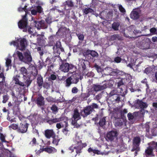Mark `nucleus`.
Masks as SVG:
<instances>
[{
  "instance_id": "62",
  "label": "nucleus",
  "mask_w": 157,
  "mask_h": 157,
  "mask_svg": "<svg viewBox=\"0 0 157 157\" xmlns=\"http://www.w3.org/2000/svg\"><path fill=\"white\" fill-rule=\"evenodd\" d=\"M118 91L116 89H114L112 90L110 93H109V96L110 97L111 96H113L115 95V94H117Z\"/></svg>"
},
{
  "instance_id": "30",
  "label": "nucleus",
  "mask_w": 157,
  "mask_h": 157,
  "mask_svg": "<svg viewBox=\"0 0 157 157\" xmlns=\"http://www.w3.org/2000/svg\"><path fill=\"white\" fill-rule=\"evenodd\" d=\"M20 73L23 75V77L26 76L28 75V71L27 69L25 67H21L19 69Z\"/></svg>"
},
{
  "instance_id": "51",
  "label": "nucleus",
  "mask_w": 157,
  "mask_h": 157,
  "mask_svg": "<svg viewBox=\"0 0 157 157\" xmlns=\"http://www.w3.org/2000/svg\"><path fill=\"white\" fill-rule=\"evenodd\" d=\"M6 119L8 121L10 122L11 123L16 122L15 118H11V117L10 116V114H7Z\"/></svg>"
},
{
  "instance_id": "5",
  "label": "nucleus",
  "mask_w": 157,
  "mask_h": 157,
  "mask_svg": "<svg viewBox=\"0 0 157 157\" xmlns=\"http://www.w3.org/2000/svg\"><path fill=\"white\" fill-rule=\"evenodd\" d=\"M151 43V40L148 38H146L138 43V46L141 49H147L150 48Z\"/></svg>"
},
{
  "instance_id": "44",
  "label": "nucleus",
  "mask_w": 157,
  "mask_h": 157,
  "mask_svg": "<svg viewBox=\"0 0 157 157\" xmlns=\"http://www.w3.org/2000/svg\"><path fill=\"white\" fill-rule=\"evenodd\" d=\"M43 149L44 150V151L49 153H52L53 152V150H56L55 148L51 147H46L45 148H43Z\"/></svg>"
},
{
  "instance_id": "59",
  "label": "nucleus",
  "mask_w": 157,
  "mask_h": 157,
  "mask_svg": "<svg viewBox=\"0 0 157 157\" xmlns=\"http://www.w3.org/2000/svg\"><path fill=\"white\" fill-rule=\"evenodd\" d=\"M29 117L31 118L32 121L33 122V123H35V122H36L37 121V120H36V118L37 117V116L36 115L33 114V115H30Z\"/></svg>"
},
{
  "instance_id": "2",
  "label": "nucleus",
  "mask_w": 157,
  "mask_h": 157,
  "mask_svg": "<svg viewBox=\"0 0 157 157\" xmlns=\"http://www.w3.org/2000/svg\"><path fill=\"white\" fill-rule=\"evenodd\" d=\"M28 21L26 14H25L22 16V19L18 22V26L20 29H23V32H26L28 31L29 34H31L33 33V32L31 30V27L28 25Z\"/></svg>"
},
{
  "instance_id": "56",
  "label": "nucleus",
  "mask_w": 157,
  "mask_h": 157,
  "mask_svg": "<svg viewBox=\"0 0 157 157\" xmlns=\"http://www.w3.org/2000/svg\"><path fill=\"white\" fill-rule=\"evenodd\" d=\"M94 67L95 68V69L98 72H101L102 71V70L100 66H99L96 63H95L94 65Z\"/></svg>"
},
{
  "instance_id": "53",
  "label": "nucleus",
  "mask_w": 157,
  "mask_h": 157,
  "mask_svg": "<svg viewBox=\"0 0 157 157\" xmlns=\"http://www.w3.org/2000/svg\"><path fill=\"white\" fill-rule=\"evenodd\" d=\"M76 35L79 40L82 41L84 40V36L83 34L81 33H76Z\"/></svg>"
},
{
  "instance_id": "22",
  "label": "nucleus",
  "mask_w": 157,
  "mask_h": 157,
  "mask_svg": "<svg viewBox=\"0 0 157 157\" xmlns=\"http://www.w3.org/2000/svg\"><path fill=\"white\" fill-rule=\"evenodd\" d=\"M130 17L134 20L138 19L140 17V13L136 10H133L130 14Z\"/></svg>"
},
{
  "instance_id": "3",
  "label": "nucleus",
  "mask_w": 157,
  "mask_h": 157,
  "mask_svg": "<svg viewBox=\"0 0 157 157\" xmlns=\"http://www.w3.org/2000/svg\"><path fill=\"white\" fill-rule=\"evenodd\" d=\"M17 54L19 59L25 63H28L31 62L32 60L31 53L29 50L23 53V55L22 52L17 51Z\"/></svg>"
},
{
  "instance_id": "20",
  "label": "nucleus",
  "mask_w": 157,
  "mask_h": 157,
  "mask_svg": "<svg viewBox=\"0 0 157 157\" xmlns=\"http://www.w3.org/2000/svg\"><path fill=\"white\" fill-rule=\"evenodd\" d=\"M110 97L111 100L113 104L119 103L121 101V97L120 95L115 94V95L111 96Z\"/></svg>"
},
{
  "instance_id": "58",
  "label": "nucleus",
  "mask_w": 157,
  "mask_h": 157,
  "mask_svg": "<svg viewBox=\"0 0 157 157\" xmlns=\"http://www.w3.org/2000/svg\"><path fill=\"white\" fill-rule=\"evenodd\" d=\"M65 126V123H63V122H61L59 123H57L56 124V128L59 129L61 128L62 127H63Z\"/></svg>"
},
{
  "instance_id": "25",
  "label": "nucleus",
  "mask_w": 157,
  "mask_h": 157,
  "mask_svg": "<svg viewBox=\"0 0 157 157\" xmlns=\"http://www.w3.org/2000/svg\"><path fill=\"white\" fill-rule=\"evenodd\" d=\"M2 78V80L0 82V94H3L6 91L4 86V83L5 82V77L4 76Z\"/></svg>"
},
{
  "instance_id": "64",
  "label": "nucleus",
  "mask_w": 157,
  "mask_h": 157,
  "mask_svg": "<svg viewBox=\"0 0 157 157\" xmlns=\"http://www.w3.org/2000/svg\"><path fill=\"white\" fill-rule=\"evenodd\" d=\"M42 86L44 88L48 89L50 87V85L48 82H45L43 83Z\"/></svg>"
},
{
  "instance_id": "47",
  "label": "nucleus",
  "mask_w": 157,
  "mask_h": 157,
  "mask_svg": "<svg viewBox=\"0 0 157 157\" xmlns=\"http://www.w3.org/2000/svg\"><path fill=\"white\" fill-rule=\"evenodd\" d=\"M11 60L10 58H7L6 59V66L7 67H11Z\"/></svg>"
},
{
  "instance_id": "60",
  "label": "nucleus",
  "mask_w": 157,
  "mask_h": 157,
  "mask_svg": "<svg viewBox=\"0 0 157 157\" xmlns=\"http://www.w3.org/2000/svg\"><path fill=\"white\" fill-rule=\"evenodd\" d=\"M41 24V29H46L48 27L47 25L46 24L44 20H41L40 21Z\"/></svg>"
},
{
  "instance_id": "40",
  "label": "nucleus",
  "mask_w": 157,
  "mask_h": 157,
  "mask_svg": "<svg viewBox=\"0 0 157 157\" xmlns=\"http://www.w3.org/2000/svg\"><path fill=\"white\" fill-rule=\"evenodd\" d=\"M63 123H65V126H64L65 128L62 130L63 133L66 135L67 134V132L69 130L67 129V127L68 125V122L67 121H63Z\"/></svg>"
},
{
  "instance_id": "17",
  "label": "nucleus",
  "mask_w": 157,
  "mask_h": 157,
  "mask_svg": "<svg viewBox=\"0 0 157 157\" xmlns=\"http://www.w3.org/2000/svg\"><path fill=\"white\" fill-rule=\"evenodd\" d=\"M20 78V76L18 75H14L13 78V81L16 85H17L20 86H24V84L23 82L20 81L19 78Z\"/></svg>"
},
{
  "instance_id": "4",
  "label": "nucleus",
  "mask_w": 157,
  "mask_h": 157,
  "mask_svg": "<svg viewBox=\"0 0 157 157\" xmlns=\"http://www.w3.org/2000/svg\"><path fill=\"white\" fill-rule=\"evenodd\" d=\"M74 67V66L72 64H69L66 60H62L59 66V69L64 73L67 72L70 70L72 69Z\"/></svg>"
},
{
  "instance_id": "63",
  "label": "nucleus",
  "mask_w": 157,
  "mask_h": 157,
  "mask_svg": "<svg viewBox=\"0 0 157 157\" xmlns=\"http://www.w3.org/2000/svg\"><path fill=\"white\" fill-rule=\"evenodd\" d=\"M89 106H90L91 107V109H92V111H94V109H98V105L95 103H93L92 105H89Z\"/></svg>"
},
{
  "instance_id": "26",
  "label": "nucleus",
  "mask_w": 157,
  "mask_h": 157,
  "mask_svg": "<svg viewBox=\"0 0 157 157\" xmlns=\"http://www.w3.org/2000/svg\"><path fill=\"white\" fill-rule=\"evenodd\" d=\"M37 84L39 87L41 88L44 82L43 77L40 75H38L37 78Z\"/></svg>"
},
{
  "instance_id": "52",
  "label": "nucleus",
  "mask_w": 157,
  "mask_h": 157,
  "mask_svg": "<svg viewBox=\"0 0 157 157\" xmlns=\"http://www.w3.org/2000/svg\"><path fill=\"white\" fill-rule=\"evenodd\" d=\"M78 121V120H77L72 121L71 124H72V125L74 126V128H78L81 125H80L77 123V121Z\"/></svg>"
},
{
  "instance_id": "61",
  "label": "nucleus",
  "mask_w": 157,
  "mask_h": 157,
  "mask_svg": "<svg viewBox=\"0 0 157 157\" xmlns=\"http://www.w3.org/2000/svg\"><path fill=\"white\" fill-rule=\"evenodd\" d=\"M151 144L153 149L156 150V151L157 152V142L153 141L151 143Z\"/></svg>"
},
{
  "instance_id": "35",
  "label": "nucleus",
  "mask_w": 157,
  "mask_h": 157,
  "mask_svg": "<svg viewBox=\"0 0 157 157\" xmlns=\"http://www.w3.org/2000/svg\"><path fill=\"white\" fill-rule=\"evenodd\" d=\"M120 25L118 22H114L112 25V28L115 31H117L119 29V27Z\"/></svg>"
},
{
  "instance_id": "9",
  "label": "nucleus",
  "mask_w": 157,
  "mask_h": 157,
  "mask_svg": "<svg viewBox=\"0 0 157 157\" xmlns=\"http://www.w3.org/2000/svg\"><path fill=\"white\" fill-rule=\"evenodd\" d=\"M126 125V121L122 118H118L115 120V126L116 127L121 128Z\"/></svg>"
},
{
  "instance_id": "18",
  "label": "nucleus",
  "mask_w": 157,
  "mask_h": 157,
  "mask_svg": "<svg viewBox=\"0 0 157 157\" xmlns=\"http://www.w3.org/2000/svg\"><path fill=\"white\" fill-rule=\"evenodd\" d=\"M107 87V85L104 84L102 85H99L94 84L92 87V89L93 90L95 91H99L103 90Z\"/></svg>"
},
{
  "instance_id": "16",
  "label": "nucleus",
  "mask_w": 157,
  "mask_h": 157,
  "mask_svg": "<svg viewBox=\"0 0 157 157\" xmlns=\"http://www.w3.org/2000/svg\"><path fill=\"white\" fill-rule=\"evenodd\" d=\"M45 120L46 122L48 123L49 125H52L54 124L61 121L62 118H51L50 117H48L45 119Z\"/></svg>"
},
{
  "instance_id": "43",
  "label": "nucleus",
  "mask_w": 157,
  "mask_h": 157,
  "mask_svg": "<svg viewBox=\"0 0 157 157\" xmlns=\"http://www.w3.org/2000/svg\"><path fill=\"white\" fill-rule=\"evenodd\" d=\"M51 109L52 111V113L54 114H56L58 112V107L55 105L53 104L51 108Z\"/></svg>"
},
{
  "instance_id": "28",
  "label": "nucleus",
  "mask_w": 157,
  "mask_h": 157,
  "mask_svg": "<svg viewBox=\"0 0 157 157\" xmlns=\"http://www.w3.org/2000/svg\"><path fill=\"white\" fill-rule=\"evenodd\" d=\"M24 78L25 79L24 83V86H26L28 87L31 83L32 80L30 79L31 76L30 75H28L27 76L25 77Z\"/></svg>"
},
{
  "instance_id": "14",
  "label": "nucleus",
  "mask_w": 157,
  "mask_h": 157,
  "mask_svg": "<svg viewBox=\"0 0 157 157\" xmlns=\"http://www.w3.org/2000/svg\"><path fill=\"white\" fill-rule=\"evenodd\" d=\"M135 104L136 106H139L141 109L140 111H144V109L146 108L148 106L147 104L145 102H143L142 100L137 99L136 101Z\"/></svg>"
},
{
  "instance_id": "54",
  "label": "nucleus",
  "mask_w": 157,
  "mask_h": 157,
  "mask_svg": "<svg viewBox=\"0 0 157 157\" xmlns=\"http://www.w3.org/2000/svg\"><path fill=\"white\" fill-rule=\"evenodd\" d=\"M124 80L123 78L121 79V80L118 81L117 83H116L117 85V87L119 88H121L120 87L121 86L124 85V82H123Z\"/></svg>"
},
{
  "instance_id": "1",
  "label": "nucleus",
  "mask_w": 157,
  "mask_h": 157,
  "mask_svg": "<svg viewBox=\"0 0 157 157\" xmlns=\"http://www.w3.org/2000/svg\"><path fill=\"white\" fill-rule=\"evenodd\" d=\"M75 143V146L73 147L72 146H71L69 148V149L71 151V152H74V149H75L76 154L75 155L76 156L77 154L78 155L82 152V150L83 147H85L87 146L86 143H82V141L80 140L79 138L76 137L74 140Z\"/></svg>"
},
{
  "instance_id": "57",
  "label": "nucleus",
  "mask_w": 157,
  "mask_h": 157,
  "mask_svg": "<svg viewBox=\"0 0 157 157\" xmlns=\"http://www.w3.org/2000/svg\"><path fill=\"white\" fill-rule=\"evenodd\" d=\"M152 69L151 67H148L146 68L144 70V73H146L147 74H148L151 73L152 71Z\"/></svg>"
},
{
  "instance_id": "12",
  "label": "nucleus",
  "mask_w": 157,
  "mask_h": 157,
  "mask_svg": "<svg viewBox=\"0 0 157 157\" xmlns=\"http://www.w3.org/2000/svg\"><path fill=\"white\" fill-rule=\"evenodd\" d=\"M141 141L140 137H136L134 138L133 140V147L132 150V151H139L140 147L139 146Z\"/></svg>"
},
{
  "instance_id": "29",
  "label": "nucleus",
  "mask_w": 157,
  "mask_h": 157,
  "mask_svg": "<svg viewBox=\"0 0 157 157\" xmlns=\"http://www.w3.org/2000/svg\"><path fill=\"white\" fill-rule=\"evenodd\" d=\"M31 24H33V26L35 27L38 29H41V24L40 21H37L34 20H32Z\"/></svg>"
},
{
  "instance_id": "36",
  "label": "nucleus",
  "mask_w": 157,
  "mask_h": 157,
  "mask_svg": "<svg viewBox=\"0 0 157 157\" xmlns=\"http://www.w3.org/2000/svg\"><path fill=\"white\" fill-rule=\"evenodd\" d=\"M63 4L65 7L67 6L69 7H72L74 6L73 2L71 0H68L64 2Z\"/></svg>"
},
{
  "instance_id": "32",
  "label": "nucleus",
  "mask_w": 157,
  "mask_h": 157,
  "mask_svg": "<svg viewBox=\"0 0 157 157\" xmlns=\"http://www.w3.org/2000/svg\"><path fill=\"white\" fill-rule=\"evenodd\" d=\"M82 11L83 13L85 15H87L89 13H91L94 14V10L90 8H84L82 10Z\"/></svg>"
},
{
  "instance_id": "10",
  "label": "nucleus",
  "mask_w": 157,
  "mask_h": 157,
  "mask_svg": "<svg viewBox=\"0 0 157 157\" xmlns=\"http://www.w3.org/2000/svg\"><path fill=\"white\" fill-rule=\"evenodd\" d=\"M91 108L90 106L89 105L84 107L83 109L81 110L80 115L83 118L86 117L92 112V109Z\"/></svg>"
},
{
  "instance_id": "21",
  "label": "nucleus",
  "mask_w": 157,
  "mask_h": 157,
  "mask_svg": "<svg viewBox=\"0 0 157 157\" xmlns=\"http://www.w3.org/2000/svg\"><path fill=\"white\" fill-rule=\"evenodd\" d=\"M80 76L78 73H75L70 77H71L73 83L77 84L79 81Z\"/></svg>"
},
{
  "instance_id": "49",
  "label": "nucleus",
  "mask_w": 157,
  "mask_h": 157,
  "mask_svg": "<svg viewBox=\"0 0 157 157\" xmlns=\"http://www.w3.org/2000/svg\"><path fill=\"white\" fill-rule=\"evenodd\" d=\"M124 75L125 76V77L124 78V80L126 79L128 82H130L131 80L132 79V76L129 74H126L125 73Z\"/></svg>"
},
{
  "instance_id": "7",
  "label": "nucleus",
  "mask_w": 157,
  "mask_h": 157,
  "mask_svg": "<svg viewBox=\"0 0 157 157\" xmlns=\"http://www.w3.org/2000/svg\"><path fill=\"white\" fill-rule=\"evenodd\" d=\"M29 125V124L25 121L20 123L18 126V132L21 133L26 132L28 130Z\"/></svg>"
},
{
  "instance_id": "13",
  "label": "nucleus",
  "mask_w": 157,
  "mask_h": 157,
  "mask_svg": "<svg viewBox=\"0 0 157 157\" xmlns=\"http://www.w3.org/2000/svg\"><path fill=\"white\" fill-rule=\"evenodd\" d=\"M118 135V134L117 131H111L107 133L106 139L108 141H112L117 137Z\"/></svg>"
},
{
  "instance_id": "45",
  "label": "nucleus",
  "mask_w": 157,
  "mask_h": 157,
  "mask_svg": "<svg viewBox=\"0 0 157 157\" xmlns=\"http://www.w3.org/2000/svg\"><path fill=\"white\" fill-rule=\"evenodd\" d=\"M90 95V94L89 92H88L87 93H83L81 94V96L84 100H86Z\"/></svg>"
},
{
  "instance_id": "37",
  "label": "nucleus",
  "mask_w": 157,
  "mask_h": 157,
  "mask_svg": "<svg viewBox=\"0 0 157 157\" xmlns=\"http://www.w3.org/2000/svg\"><path fill=\"white\" fill-rule=\"evenodd\" d=\"M71 77H68L66 80L65 86L66 87H69L72 83H73V82L71 80Z\"/></svg>"
},
{
  "instance_id": "46",
  "label": "nucleus",
  "mask_w": 157,
  "mask_h": 157,
  "mask_svg": "<svg viewBox=\"0 0 157 157\" xmlns=\"http://www.w3.org/2000/svg\"><path fill=\"white\" fill-rule=\"evenodd\" d=\"M153 149L151 147H149L145 150V153L148 155H151L153 152Z\"/></svg>"
},
{
  "instance_id": "50",
  "label": "nucleus",
  "mask_w": 157,
  "mask_h": 157,
  "mask_svg": "<svg viewBox=\"0 0 157 157\" xmlns=\"http://www.w3.org/2000/svg\"><path fill=\"white\" fill-rule=\"evenodd\" d=\"M31 74L34 77H35L38 74L37 69L35 67L33 68L31 71Z\"/></svg>"
},
{
  "instance_id": "33",
  "label": "nucleus",
  "mask_w": 157,
  "mask_h": 157,
  "mask_svg": "<svg viewBox=\"0 0 157 157\" xmlns=\"http://www.w3.org/2000/svg\"><path fill=\"white\" fill-rule=\"evenodd\" d=\"M106 69H107V70L111 71V72H110V73L112 75L114 76L117 75V72H118L119 70L118 69H112L110 67H108Z\"/></svg>"
},
{
  "instance_id": "19",
  "label": "nucleus",
  "mask_w": 157,
  "mask_h": 157,
  "mask_svg": "<svg viewBox=\"0 0 157 157\" xmlns=\"http://www.w3.org/2000/svg\"><path fill=\"white\" fill-rule=\"evenodd\" d=\"M55 135V133L52 129H47L44 131V135L47 139H50L53 137Z\"/></svg>"
},
{
  "instance_id": "15",
  "label": "nucleus",
  "mask_w": 157,
  "mask_h": 157,
  "mask_svg": "<svg viewBox=\"0 0 157 157\" xmlns=\"http://www.w3.org/2000/svg\"><path fill=\"white\" fill-rule=\"evenodd\" d=\"M35 101L38 107L44 106L45 104L44 98L41 94L38 95Z\"/></svg>"
},
{
  "instance_id": "27",
  "label": "nucleus",
  "mask_w": 157,
  "mask_h": 157,
  "mask_svg": "<svg viewBox=\"0 0 157 157\" xmlns=\"http://www.w3.org/2000/svg\"><path fill=\"white\" fill-rule=\"evenodd\" d=\"M48 43L50 46H54L55 44L56 36L55 35H51L48 37Z\"/></svg>"
},
{
  "instance_id": "34",
  "label": "nucleus",
  "mask_w": 157,
  "mask_h": 157,
  "mask_svg": "<svg viewBox=\"0 0 157 157\" xmlns=\"http://www.w3.org/2000/svg\"><path fill=\"white\" fill-rule=\"evenodd\" d=\"M52 143L56 146L58 145V143L60 141V139H59L58 136H56L55 135L52 137Z\"/></svg>"
},
{
  "instance_id": "48",
  "label": "nucleus",
  "mask_w": 157,
  "mask_h": 157,
  "mask_svg": "<svg viewBox=\"0 0 157 157\" xmlns=\"http://www.w3.org/2000/svg\"><path fill=\"white\" fill-rule=\"evenodd\" d=\"M47 63H45L41 61H39V64H38V68L39 69L42 68L44 67H46L47 65Z\"/></svg>"
},
{
  "instance_id": "8",
  "label": "nucleus",
  "mask_w": 157,
  "mask_h": 157,
  "mask_svg": "<svg viewBox=\"0 0 157 157\" xmlns=\"http://www.w3.org/2000/svg\"><path fill=\"white\" fill-rule=\"evenodd\" d=\"M20 102L17 100H15L13 103V113L16 115H19L20 114V109L19 107Z\"/></svg>"
},
{
  "instance_id": "39",
  "label": "nucleus",
  "mask_w": 157,
  "mask_h": 157,
  "mask_svg": "<svg viewBox=\"0 0 157 157\" xmlns=\"http://www.w3.org/2000/svg\"><path fill=\"white\" fill-rule=\"evenodd\" d=\"M106 117H104L100 120L98 123L100 126L103 127L105 125L106 122Z\"/></svg>"
},
{
  "instance_id": "38",
  "label": "nucleus",
  "mask_w": 157,
  "mask_h": 157,
  "mask_svg": "<svg viewBox=\"0 0 157 157\" xmlns=\"http://www.w3.org/2000/svg\"><path fill=\"white\" fill-rule=\"evenodd\" d=\"M18 126L17 124L15 123H13L10 125L9 126V128L10 129H12L13 130H16L18 132Z\"/></svg>"
},
{
  "instance_id": "55",
  "label": "nucleus",
  "mask_w": 157,
  "mask_h": 157,
  "mask_svg": "<svg viewBox=\"0 0 157 157\" xmlns=\"http://www.w3.org/2000/svg\"><path fill=\"white\" fill-rule=\"evenodd\" d=\"M143 128L145 129L147 132H149V131L150 126L149 123H146L144 125H143Z\"/></svg>"
},
{
  "instance_id": "23",
  "label": "nucleus",
  "mask_w": 157,
  "mask_h": 157,
  "mask_svg": "<svg viewBox=\"0 0 157 157\" xmlns=\"http://www.w3.org/2000/svg\"><path fill=\"white\" fill-rule=\"evenodd\" d=\"M80 114L78 112V109H75L74 110L72 121L78 120L80 119H81Z\"/></svg>"
},
{
  "instance_id": "31",
  "label": "nucleus",
  "mask_w": 157,
  "mask_h": 157,
  "mask_svg": "<svg viewBox=\"0 0 157 157\" xmlns=\"http://www.w3.org/2000/svg\"><path fill=\"white\" fill-rule=\"evenodd\" d=\"M55 45H56V48H55V47H53V49L54 52L55 53H57L58 54H60V52L58 50V48H59L62 46L61 42L60 41H57L56 43H55Z\"/></svg>"
},
{
  "instance_id": "6",
  "label": "nucleus",
  "mask_w": 157,
  "mask_h": 157,
  "mask_svg": "<svg viewBox=\"0 0 157 157\" xmlns=\"http://www.w3.org/2000/svg\"><path fill=\"white\" fill-rule=\"evenodd\" d=\"M18 42L17 47L20 50L23 51L25 50L28 45V41L25 38H21L17 40Z\"/></svg>"
},
{
  "instance_id": "24",
  "label": "nucleus",
  "mask_w": 157,
  "mask_h": 157,
  "mask_svg": "<svg viewBox=\"0 0 157 157\" xmlns=\"http://www.w3.org/2000/svg\"><path fill=\"white\" fill-rule=\"evenodd\" d=\"M88 63V61L85 60H82L80 63L83 72L85 75H87L88 74L86 65Z\"/></svg>"
},
{
  "instance_id": "41",
  "label": "nucleus",
  "mask_w": 157,
  "mask_h": 157,
  "mask_svg": "<svg viewBox=\"0 0 157 157\" xmlns=\"http://www.w3.org/2000/svg\"><path fill=\"white\" fill-rule=\"evenodd\" d=\"M110 40H120L121 38L118 34H114L110 36Z\"/></svg>"
},
{
  "instance_id": "42",
  "label": "nucleus",
  "mask_w": 157,
  "mask_h": 157,
  "mask_svg": "<svg viewBox=\"0 0 157 157\" xmlns=\"http://www.w3.org/2000/svg\"><path fill=\"white\" fill-rule=\"evenodd\" d=\"M117 6L118 7V9L121 12L123 15H124L125 14L126 11L125 9L123 7L122 5L121 4H118Z\"/></svg>"
},
{
  "instance_id": "11",
  "label": "nucleus",
  "mask_w": 157,
  "mask_h": 157,
  "mask_svg": "<svg viewBox=\"0 0 157 157\" xmlns=\"http://www.w3.org/2000/svg\"><path fill=\"white\" fill-rule=\"evenodd\" d=\"M111 116L112 118L116 120L118 118H122V113L121 110L117 108L113 109L112 111L110 112Z\"/></svg>"
}]
</instances>
